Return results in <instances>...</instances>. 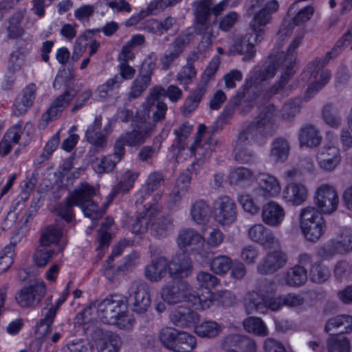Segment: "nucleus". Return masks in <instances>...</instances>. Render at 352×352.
Here are the masks:
<instances>
[{
    "label": "nucleus",
    "instance_id": "obj_3",
    "mask_svg": "<svg viewBox=\"0 0 352 352\" xmlns=\"http://www.w3.org/2000/svg\"><path fill=\"white\" fill-rule=\"evenodd\" d=\"M167 267L169 276L175 280L188 276L192 270L190 259L184 254L173 257L170 263L161 256L146 267L145 276L151 282H157L165 276Z\"/></svg>",
    "mask_w": 352,
    "mask_h": 352
},
{
    "label": "nucleus",
    "instance_id": "obj_25",
    "mask_svg": "<svg viewBox=\"0 0 352 352\" xmlns=\"http://www.w3.org/2000/svg\"><path fill=\"white\" fill-rule=\"evenodd\" d=\"M300 265H297L293 267L292 272L289 274L288 284L296 286L303 284L307 279V272L304 266L309 263V257L307 254H301L298 258Z\"/></svg>",
    "mask_w": 352,
    "mask_h": 352
},
{
    "label": "nucleus",
    "instance_id": "obj_23",
    "mask_svg": "<svg viewBox=\"0 0 352 352\" xmlns=\"http://www.w3.org/2000/svg\"><path fill=\"white\" fill-rule=\"evenodd\" d=\"M190 289L191 287H164L162 298L169 305L182 302L190 303Z\"/></svg>",
    "mask_w": 352,
    "mask_h": 352
},
{
    "label": "nucleus",
    "instance_id": "obj_45",
    "mask_svg": "<svg viewBox=\"0 0 352 352\" xmlns=\"http://www.w3.org/2000/svg\"><path fill=\"white\" fill-rule=\"evenodd\" d=\"M14 245H8L0 252V274L6 272L13 264Z\"/></svg>",
    "mask_w": 352,
    "mask_h": 352
},
{
    "label": "nucleus",
    "instance_id": "obj_61",
    "mask_svg": "<svg viewBox=\"0 0 352 352\" xmlns=\"http://www.w3.org/2000/svg\"><path fill=\"white\" fill-rule=\"evenodd\" d=\"M26 64L25 56L19 52L12 54L10 60L9 70L16 72L22 69Z\"/></svg>",
    "mask_w": 352,
    "mask_h": 352
},
{
    "label": "nucleus",
    "instance_id": "obj_53",
    "mask_svg": "<svg viewBox=\"0 0 352 352\" xmlns=\"http://www.w3.org/2000/svg\"><path fill=\"white\" fill-rule=\"evenodd\" d=\"M62 111L56 107L53 103L50 108L45 112L39 121L38 126L41 128H45L50 122L58 119L61 115Z\"/></svg>",
    "mask_w": 352,
    "mask_h": 352
},
{
    "label": "nucleus",
    "instance_id": "obj_44",
    "mask_svg": "<svg viewBox=\"0 0 352 352\" xmlns=\"http://www.w3.org/2000/svg\"><path fill=\"white\" fill-rule=\"evenodd\" d=\"M55 254V251L51 248L41 245L34 254V261L37 266L45 267Z\"/></svg>",
    "mask_w": 352,
    "mask_h": 352
},
{
    "label": "nucleus",
    "instance_id": "obj_63",
    "mask_svg": "<svg viewBox=\"0 0 352 352\" xmlns=\"http://www.w3.org/2000/svg\"><path fill=\"white\" fill-rule=\"evenodd\" d=\"M265 352H287L283 344L278 340L268 338L264 342Z\"/></svg>",
    "mask_w": 352,
    "mask_h": 352
},
{
    "label": "nucleus",
    "instance_id": "obj_13",
    "mask_svg": "<svg viewBox=\"0 0 352 352\" xmlns=\"http://www.w3.org/2000/svg\"><path fill=\"white\" fill-rule=\"evenodd\" d=\"M169 318L175 326L180 328L194 326L200 320L199 315L197 312L183 306H179L172 310Z\"/></svg>",
    "mask_w": 352,
    "mask_h": 352
},
{
    "label": "nucleus",
    "instance_id": "obj_46",
    "mask_svg": "<svg viewBox=\"0 0 352 352\" xmlns=\"http://www.w3.org/2000/svg\"><path fill=\"white\" fill-rule=\"evenodd\" d=\"M62 236L61 230L56 226L48 227L41 238V245L49 246L50 244L57 243Z\"/></svg>",
    "mask_w": 352,
    "mask_h": 352
},
{
    "label": "nucleus",
    "instance_id": "obj_34",
    "mask_svg": "<svg viewBox=\"0 0 352 352\" xmlns=\"http://www.w3.org/2000/svg\"><path fill=\"white\" fill-rule=\"evenodd\" d=\"M101 118L96 117L93 124L90 125L86 131L87 140L96 146H101L104 142V135L100 133Z\"/></svg>",
    "mask_w": 352,
    "mask_h": 352
},
{
    "label": "nucleus",
    "instance_id": "obj_60",
    "mask_svg": "<svg viewBox=\"0 0 352 352\" xmlns=\"http://www.w3.org/2000/svg\"><path fill=\"white\" fill-rule=\"evenodd\" d=\"M95 6L91 5H82L74 10L75 18L80 22L88 21L94 12Z\"/></svg>",
    "mask_w": 352,
    "mask_h": 352
},
{
    "label": "nucleus",
    "instance_id": "obj_32",
    "mask_svg": "<svg viewBox=\"0 0 352 352\" xmlns=\"http://www.w3.org/2000/svg\"><path fill=\"white\" fill-rule=\"evenodd\" d=\"M197 345L196 338L186 331H179L176 340L174 351L177 352H190L192 351Z\"/></svg>",
    "mask_w": 352,
    "mask_h": 352
},
{
    "label": "nucleus",
    "instance_id": "obj_55",
    "mask_svg": "<svg viewBox=\"0 0 352 352\" xmlns=\"http://www.w3.org/2000/svg\"><path fill=\"white\" fill-rule=\"evenodd\" d=\"M138 175L135 172H131L127 170L124 172L120 177V182L118 184L119 190L122 192L128 191L131 189L135 181L136 180Z\"/></svg>",
    "mask_w": 352,
    "mask_h": 352
},
{
    "label": "nucleus",
    "instance_id": "obj_41",
    "mask_svg": "<svg viewBox=\"0 0 352 352\" xmlns=\"http://www.w3.org/2000/svg\"><path fill=\"white\" fill-rule=\"evenodd\" d=\"M259 199H253L252 196L247 192H241L238 195V201L242 209L250 214H256L259 211V206L256 202Z\"/></svg>",
    "mask_w": 352,
    "mask_h": 352
},
{
    "label": "nucleus",
    "instance_id": "obj_4",
    "mask_svg": "<svg viewBox=\"0 0 352 352\" xmlns=\"http://www.w3.org/2000/svg\"><path fill=\"white\" fill-rule=\"evenodd\" d=\"M278 9V3L276 0H272L264 5L259 11L256 12L250 23L251 33L243 38L239 46L240 53L251 57L254 53V46L263 38L264 27L271 21V15Z\"/></svg>",
    "mask_w": 352,
    "mask_h": 352
},
{
    "label": "nucleus",
    "instance_id": "obj_6",
    "mask_svg": "<svg viewBox=\"0 0 352 352\" xmlns=\"http://www.w3.org/2000/svg\"><path fill=\"white\" fill-rule=\"evenodd\" d=\"M158 208L157 206H151L146 209L144 216L138 218L132 226V232L135 234H143L151 226V233L155 236L167 234L173 228L170 220L168 218H157Z\"/></svg>",
    "mask_w": 352,
    "mask_h": 352
},
{
    "label": "nucleus",
    "instance_id": "obj_40",
    "mask_svg": "<svg viewBox=\"0 0 352 352\" xmlns=\"http://www.w3.org/2000/svg\"><path fill=\"white\" fill-rule=\"evenodd\" d=\"M43 311V318L37 324V331L40 334L47 336L51 331V326L54 320L57 312L55 309L50 307Z\"/></svg>",
    "mask_w": 352,
    "mask_h": 352
},
{
    "label": "nucleus",
    "instance_id": "obj_7",
    "mask_svg": "<svg viewBox=\"0 0 352 352\" xmlns=\"http://www.w3.org/2000/svg\"><path fill=\"white\" fill-rule=\"evenodd\" d=\"M98 188L88 184H82L68 197L67 204L70 206L80 207L85 217L98 219L101 216L97 205L92 201V198L97 195Z\"/></svg>",
    "mask_w": 352,
    "mask_h": 352
},
{
    "label": "nucleus",
    "instance_id": "obj_15",
    "mask_svg": "<svg viewBox=\"0 0 352 352\" xmlns=\"http://www.w3.org/2000/svg\"><path fill=\"white\" fill-rule=\"evenodd\" d=\"M262 220L269 226H278L284 221L285 212L282 206L275 201H269L262 208Z\"/></svg>",
    "mask_w": 352,
    "mask_h": 352
},
{
    "label": "nucleus",
    "instance_id": "obj_47",
    "mask_svg": "<svg viewBox=\"0 0 352 352\" xmlns=\"http://www.w3.org/2000/svg\"><path fill=\"white\" fill-rule=\"evenodd\" d=\"M265 299V314L267 310L276 311L284 306L283 296L275 295L272 292L266 291Z\"/></svg>",
    "mask_w": 352,
    "mask_h": 352
},
{
    "label": "nucleus",
    "instance_id": "obj_19",
    "mask_svg": "<svg viewBox=\"0 0 352 352\" xmlns=\"http://www.w3.org/2000/svg\"><path fill=\"white\" fill-rule=\"evenodd\" d=\"M190 303L197 309H206L215 302V293L210 287H199L197 291L190 289Z\"/></svg>",
    "mask_w": 352,
    "mask_h": 352
},
{
    "label": "nucleus",
    "instance_id": "obj_54",
    "mask_svg": "<svg viewBox=\"0 0 352 352\" xmlns=\"http://www.w3.org/2000/svg\"><path fill=\"white\" fill-rule=\"evenodd\" d=\"M236 300L235 296L228 290H219L215 293V302L223 307L232 306Z\"/></svg>",
    "mask_w": 352,
    "mask_h": 352
},
{
    "label": "nucleus",
    "instance_id": "obj_9",
    "mask_svg": "<svg viewBox=\"0 0 352 352\" xmlns=\"http://www.w3.org/2000/svg\"><path fill=\"white\" fill-rule=\"evenodd\" d=\"M126 297L112 295L104 299L97 307L98 316L103 323L116 322L117 317L126 309Z\"/></svg>",
    "mask_w": 352,
    "mask_h": 352
},
{
    "label": "nucleus",
    "instance_id": "obj_10",
    "mask_svg": "<svg viewBox=\"0 0 352 352\" xmlns=\"http://www.w3.org/2000/svg\"><path fill=\"white\" fill-rule=\"evenodd\" d=\"M314 199L317 210L323 214L334 212L339 202L335 188L327 184H321L316 188Z\"/></svg>",
    "mask_w": 352,
    "mask_h": 352
},
{
    "label": "nucleus",
    "instance_id": "obj_30",
    "mask_svg": "<svg viewBox=\"0 0 352 352\" xmlns=\"http://www.w3.org/2000/svg\"><path fill=\"white\" fill-rule=\"evenodd\" d=\"M222 331V325L213 320L203 322L195 328V333L201 338L217 337Z\"/></svg>",
    "mask_w": 352,
    "mask_h": 352
},
{
    "label": "nucleus",
    "instance_id": "obj_49",
    "mask_svg": "<svg viewBox=\"0 0 352 352\" xmlns=\"http://www.w3.org/2000/svg\"><path fill=\"white\" fill-rule=\"evenodd\" d=\"M340 253H346L352 250V231L344 230L338 237L336 246Z\"/></svg>",
    "mask_w": 352,
    "mask_h": 352
},
{
    "label": "nucleus",
    "instance_id": "obj_18",
    "mask_svg": "<svg viewBox=\"0 0 352 352\" xmlns=\"http://www.w3.org/2000/svg\"><path fill=\"white\" fill-rule=\"evenodd\" d=\"M282 196L285 202L293 206H300L306 201L308 192L302 184L289 183L283 189Z\"/></svg>",
    "mask_w": 352,
    "mask_h": 352
},
{
    "label": "nucleus",
    "instance_id": "obj_39",
    "mask_svg": "<svg viewBox=\"0 0 352 352\" xmlns=\"http://www.w3.org/2000/svg\"><path fill=\"white\" fill-rule=\"evenodd\" d=\"M289 150V144L286 140L277 139L273 143L270 157L276 162L284 160L287 157Z\"/></svg>",
    "mask_w": 352,
    "mask_h": 352
},
{
    "label": "nucleus",
    "instance_id": "obj_43",
    "mask_svg": "<svg viewBox=\"0 0 352 352\" xmlns=\"http://www.w3.org/2000/svg\"><path fill=\"white\" fill-rule=\"evenodd\" d=\"M232 265V260L227 256L223 255L214 257L210 263V269L217 274L226 273L231 269Z\"/></svg>",
    "mask_w": 352,
    "mask_h": 352
},
{
    "label": "nucleus",
    "instance_id": "obj_33",
    "mask_svg": "<svg viewBox=\"0 0 352 352\" xmlns=\"http://www.w3.org/2000/svg\"><path fill=\"white\" fill-rule=\"evenodd\" d=\"M190 214L196 223L205 227L209 217V207L204 201H197L191 208Z\"/></svg>",
    "mask_w": 352,
    "mask_h": 352
},
{
    "label": "nucleus",
    "instance_id": "obj_16",
    "mask_svg": "<svg viewBox=\"0 0 352 352\" xmlns=\"http://www.w3.org/2000/svg\"><path fill=\"white\" fill-rule=\"evenodd\" d=\"M36 86L34 84L27 85L18 95L13 104V112L16 116L25 113L32 106L35 98Z\"/></svg>",
    "mask_w": 352,
    "mask_h": 352
},
{
    "label": "nucleus",
    "instance_id": "obj_1",
    "mask_svg": "<svg viewBox=\"0 0 352 352\" xmlns=\"http://www.w3.org/2000/svg\"><path fill=\"white\" fill-rule=\"evenodd\" d=\"M164 96L165 91L161 87H155L151 90L145 103L137 111V129L122 135L116 141L112 156L105 157L94 163V169L97 173L109 172L114 168L124 155V145L136 146L144 142L154 124L165 117L167 107L161 101Z\"/></svg>",
    "mask_w": 352,
    "mask_h": 352
},
{
    "label": "nucleus",
    "instance_id": "obj_36",
    "mask_svg": "<svg viewBox=\"0 0 352 352\" xmlns=\"http://www.w3.org/2000/svg\"><path fill=\"white\" fill-rule=\"evenodd\" d=\"M298 11L293 19V23L298 25L309 21L314 14V9L311 6L300 8L297 3H294L289 10V14H293Z\"/></svg>",
    "mask_w": 352,
    "mask_h": 352
},
{
    "label": "nucleus",
    "instance_id": "obj_11",
    "mask_svg": "<svg viewBox=\"0 0 352 352\" xmlns=\"http://www.w3.org/2000/svg\"><path fill=\"white\" fill-rule=\"evenodd\" d=\"M213 215L215 221L223 226L234 223L236 217L234 200L226 195L218 197L213 204Z\"/></svg>",
    "mask_w": 352,
    "mask_h": 352
},
{
    "label": "nucleus",
    "instance_id": "obj_37",
    "mask_svg": "<svg viewBox=\"0 0 352 352\" xmlns=\"http://www.w3.org/2000/svg\"><path fill=\"white\" fill-rule=\"evenodd\" d=\"M327 139L329 140L331 144L324 145L318 151L316 157L341 160L340 150L334 145V143L336 142V137H331V135L327 133Z\"/></svg>",
    "mask_w": 352,
    "mask_h": 352
},
{
    "label": "nucleus",
    "instance_id": "obj_17",
    "mask_svg": "<svg viewBox=\"0 0 352 352\" xmlns=\"http://www.w3.org/2000/svg\"><path fill=\"white\" fill-rule=\"evenodd\" d=\"M133 290L128 298L127 302L132 305V310L137 314L145 313L151 305V298L146 287H132Z\"/></svg>",
    "mask_w": 352,
    "mask_h": 352
},
{
    "label": "nucleus",
    "instance_id": "obj_38",
    "mask_svg": "<svg viewBox=\"0 0 352 352\" xmlns=\"http://www.w3.org/2000/svg\"><path fill=\"white\" fill-rule=\"evenodd\" d=\"M121 338L111 333L106 339L98 344L100 352H118L122 346Z\"/></svg>",
    "mask_w": 352,
    "mask_h": 352
},
{
    "label": "nucleus",
    "instance_id": "obj_35",
    "mask_svg": "<svg viewBox=\"0 0 352 352\" xmlns=\"http://www.w3.org/2000/svg\"><path fill=\"white\" fill-rule=\"evenodd\" d=\"M179 331V330L173 327H165L162 328L158 334L162 344L164 347L173 351Z\"/></svg>",
    "mask_w": 352,
    "mask_h": 352
},
{
    "label": "nucleus",
    "instance_id": "obj_20",
    "mask_svg": "<svg viewBox=\"0 0 352 352\" xmlns=\"http://www.w3.org/2000/svg\"><path fill=\"white\" fill-rule=\"evenodd\" d=\"M265 292L266 291L258 289H254L246 294L244 300L248 314H252L254 311L265 314Z\"/></svg>",
    "mask_w": 352,
    "mask_h": 352
},
{
    "label": "nucleus",
    "instance_id": "obj_29",
    "mask_svg": "<svg viewBox=\"0 0 352 352\" xmlns=\"http://www.w3.org/2000/svg\"><path fill=\"white\" fill-rule=\"evenodd\" d=\"M327 348L328 352H350V341L342 335L330 334L327 340Z\"/></svg>",
    "mask_w": 352,
    "mask_h": 352
},
{
    "label": "nucleus",
    "instance_id": "obj_42",
    "mask_svg": "<svg viewBox=\"0 0 352 352\" xmlns=\"http://www.w3.org/2000/svg\"><path fill=\"white\" fill-rule=\"evenodd\" d=\"M151 81V73L143 72V69L140 71L139 76L134 81L130 95L133 97H137L140 95L148 86Z\"/></svg>",
    "mask_w": 352,
    "mask_h": 352
},
{
    "label": "nucleus",
    "instance_id": "obj_59",
    "mask_svg": "<svg viewBox=\"0 0 352 352\" xmlns=\"http://www.w3.org/2000/svg\"><path fill=\"white\" fill-rule=\"evenodd\" d=\"M123 312L117 317L116 322L111 323L117 326L120 329H129L132 327L133 324V319L131 315L129 314L126 305V309L122 310Z\"/></svg>",
    "mask_w": 352,
    "mask_h": 352
},
{
    "label": "nucleus",
    "instance_id": "obj_57",
    "mask_svg": "<svg viewBox=\"0 0 352 352\" xmlns=\"http://www.w3.org/2000/svg\"><path fill=\"white\" fill-rule=\"evenodd\" d=\"M91 311L92 307L90 305L85 307L82 311L77 314L74 319V323L75 326L82 325L83 329L85 330V327L87 326V324L94 322L91 317Z\"/></svg>",
    "mask_w": 352,
    "mask_h": 352
},
{
    "label": "nucleus",
    "instance_id": "obj_58",
    "mask_svg": "<svg viewBox=\"0 0 352 352\" xmlns=\"http://www.w3.org/2000/svg\"><path fill=\"white\" fill-rule=\"evenodd\" d=\"M196 77L195 69L190 65L184 67L177 74V79L182 85L190 83Z\"/></svg>",
    "mask_w": 352,
    "mask_h": 352
},
{
    "label": "nucleus",
    "instance_id": "obj_26",
    "mask_svg": "<svg viewBox=\"0 0 352 352\" xmlns=\"http://www.w3.org/2000/svg\"><path fill=\"white\" fill-rule=\"evenodd\" d=\"M298 139L301 146L315 147L321 142L318 131L312 125L302 127L300 131Z\"/></svg>",
    "mask_w": 352,
    "mask_h": 352
},
{
    "label": "nucleus",
    "instance_id": "obj_22",
    "mask_svg": "<svg viewBox=\"0 0 352 352\" xmlns=\"http://www.w3.org/2000/svg\"><path fill=\"white\" fill-rule=\"evenodd\" d=\"M248 235L252 241L261 244L265 248H270L271 244H278V240L261 223L252 226L248 230Z\"/></svg>",
    "mask_w": 352,
    "mask_h": 352
},
{
    "label": "nucleus",
    "instance_id": "obj_8",
    "mask_svg": "<svg viewBox=\"0 0 352 352\" xmlns=\"http://www.w3.org/2000/svg\"><path fill=\"white\" fill-rule=\"evenodd\" d=\"M300 228L307 240H318L325 229L322 213L313 206L302 208L300 214Z\"/></svg>",
    "mask_w": 352,
    "mask_h": 352
},
{
    "label": "nucleus",
    "instance_id": "obj_50",
    "mask_svg": "<svg viewBox=\"0 0 352 352\" xmlns=\"http://www.w3.org/2000/svg\"><path fill=\"white\" fill-rule=\"evenodd\" d=\"M92 32L87 31L82 36L78 37L74 47L72 58L76 61L85 52L88 45L87 38L91 36Z\"/></svg>",
    "mask_w": 352,
    "mask_h": 352
},
{
    "label": "nucleus",
    "instance_id": "obj_56",
    "mask_svg": "<svg viewBox=\"0 0 352 352\" xmlns=\"http://www.w3.org/2000/svg\"><path fill=\"white\" fill-rule=\"evenodd\" d=\"M104 4L109 8H111L113 12H130L131 11V8L129 3H127L124 0H120L119 1H106L104 0L100 1L98 3H96V7L99 5Z\"/></svg>",
    "mask_w": 352,
    "mask_h": 352
},
{
    "label": "nucleus",
    "instance_id": "obj_14",
    "mask_svg": "<svg viewBox=\"0 0 352 352\" xmlns=\"http://www.w3.org/2000/svg\"><path fill=\"white\" fill-rule=\"evenodd\" d=\"M45 294V287H22L15 298L20 307H33L39 304Z\"/></svg>",
    "mask_w": 352,
    "mask_h": 352
},
{
    "label": "nucleus",
    "instance_id": "obj_64",
    "mask_svg": "<svg viewBox=\"0 0 352 352\" xmlns=\"http://www.w3.org/2000/svg\"><path fill=\"white\" fill-rule=\"evenodd\" d=\"M238 348L243 352H256L257 346L255 341L248 336H240Z\"/></svg>",
    "mask_w": 352,
    "mask_h": 352
},
{
    "label": "nucleus",
    "instance_id": "obj_21",
    "mask_svg": "<svg viewBox=\"0 0 352 352\" xmlns=\"http://www.w3.org/2000/svg\"><path fill=\"white\" fill-rule=\"evenodd\" d=\"M339 331L340 335L352 332V316L346 314L338 315L329 318L324 326V331L329 333L333 331Z\"/></svg>",
    "mask_w": 352,
    "mask_h": 352
},
{
    "label": "nucleus",
    "instance_id": "obj_52",
    "mask_svg": "<svg viewBox=\"0 0 352 352\" xmlns=\"http://www.w3.org/2000/svg\"><path fill=\"white\" fill-rule=\"evenodd\" d=\"M190 182L189 174L181 175L175 184L173 192L175 195V199L181 198L187 192Z\"/></svg>",
    "mask_w": 352,
    "mask_h": 352
},
{
    "label": "nucleus",
    "instance_id": "obj_2",
    "mask_svg": "<svg viewBox=\"0 0 352 352\" xmlns=\"http://www.w3.org/2000/svg\"><path fill=\"white\" fill-rule=\"evenodd\" d=\"M231 184H241L252 189L256 199H270L278 197L281 192L279 180L268 173H259L255 177L247 168H239L230 173Z\"/></svg>",
    "mask_w": 352,
    "mask_h": 352
},
{
    "label": "nucleus",
    "instance_id": "obj_48",
    "mask_svg": "<svg viewBox=\"0 0 352 352\" xmlns=\"http://www.w3.org/2000/svg\"><path fill=\"white\" fill-rule=\"evenodd\" d=\"M113 224V219L108 217L105 219L104 223L102 225L98 236V248L102 249L108 245L111 234L109 232V228Z\"/></svg>",
    "mask_w": 352,
    "mask_h": 352
},
{
    "label": "nucleus",
    "instance_id": "obj_28",
    "mask_svg": "<svg viewBox=\"0 0 352 352\" xmlns=\"http://www.w3.org/2000/svg\"><path fill=\"white\" fill-rule=\"evenodd\" d=\"M206 126L199 124L197 129V136L195 141L194 144L191 147L192 153L195 154L204 155L207 157L212 149V146L210 143L204 141V138L206 136Z\"/></svg>",
    "mask_w": 352,
    "mask_h": 352
},
{
    "label": "nucleus",
    "instance_id": "obj_24",
    "mask_svg": "<svg viewBox=\"0 0 352 352\" xmlns=\"http://www.w3.org/2000/svg\"><path fill=\"white\" fill-rule=\"evenodd\" d=\"M300 41L299 38H294L289 46L288 47L286 52H283L279 58L278 62L285 67V76H282L281 79L283 81L287 80L289 76L292 74V66L296 60V50L299 45Z\"/></svg>",
    "mask_w": 352,
    "mask_h": 352
},
{
    "label": "nucleus",
    "instance_id": "obj_5",
    "mask_svg": "<svg viewBox=\"0 0 352 352\" xmlns=\"http://www.w3.org/2000/svg\"><path fill=\"white\" fill-rule=\"evenodd\" d=\"M201 232V235L190 229L181 230L177 238L178 246L182 250L195 251L200 256H204L207 254L205 250L206 242L210 247H217L223 241V234L218 229L204 227Z\"/></svg>",
    "mask_w": 352,
    "mask_h": 352
},
{
    "label": "nucleus",
    "instance_id": "obj_51",
    "mask_svg": "<svg viewBox=\"0 0 352 352\" xmlns=\"http://www.w3.org/2000/svg\"><path fill=\"white\" fill-rule=\"evenodd\" d=\"M85 332L87 336H91L95 341L101 342L111 333L104 331L102 328L97 325L94 321L87 324L85 327Z\"/></svg>",
    "mask_w": 352,
    "mask_h": 352
},
{
    "label": "nucleus",
    "instance_id": "obj_12",
    "mask_svg": "<svg viewBox=\"0 0 352 352\" xmlns=\"http://www.w3.org/2000/svg\"><path fill=\"white\" fill-rule=\"evenodd\" d=\"M268 249H273L259 263L258 270L261 274H271L280 269L287 262L285 254L280 250L279 243L277 245L271 244Z\"/></svg>",
    "mask_w": 352,
    "mask_h": 352
},
{
    "label": "nucleus",
    "instance_id": "obj_27",
    "mask_svg": "<svg viewBox=\"0 0 352 352\" xmlns=\"http://www.w3.org/2000/svg\"><path fill=\"white\" fill-rule=\"evenodd\" d=\"M243 326L245 331L254 335L265 337L268 335V329L259 317L250 316L243 322Z\"/></svg>",
    "mask_w": 352,
    "mask_h": 352
},
{
    "label": "nucleus",
    "instance_id": "obj_62",
    "mask_svg": "<svg viewBox=\"0 0 352 352\" xmlns=\"http://www.w3.org/2000/svg\"><path fill=\"white\" fill-rule=\"evenodd\" d=\"M316 160L320 168L326 172L333 171L340 162V160L339 159H330L320 157H316Z\"/></svg>",
    "mask_w": 352,
    "mask_h": 352
},
{
    "label": "nucleus",
    "instance_id": "obj_31",
    "mask_svg": "<svg viewBox=\"0 0 352 352\" xmlns=\"http://www.w3.org/2000/svg\"><path fill=\"white\" fill-rule=\"evenodd\" d=\"M121 84L120 77L118 76L109 79L98 87L95 95L96 99L98 100L107 99L113 94L114 89L118 88Z\"/></svg>",
    "mask_w": 352,
    "mask_h": 352
}]
</instances>
